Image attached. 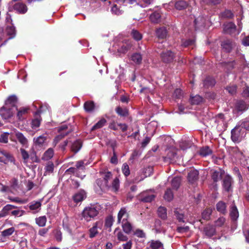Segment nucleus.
Segmentation results:
<instances>
[{
	"label": "nucleus",
	"instance_id": "41",
	"mask_svg": "<svg viewBox=\"0 0 249 249\" xmlns=\"http://www.w3.org/2000/svg\"><path fill=\"white\" fill-rule=\"evenodd\" d=\"M217 210L222 213H225L227 212L226 204L223 201H219L216 204Z\"/></svg>",
	"mask_w": 249,
	"mask_h": 249
},
{
	"label": "nucleus",
	"instance_id": "54",
	"mask_svg": "<svg viewBox=\"0 0 249 249\" xmlns=\"http://www.w3.org/2000/svg\"><path fill=\"white\" fill-rule=\"evenodd\" d=\"M69 134L68 132L66 133H60V134L56 136L53 140V143L55 145L61 140H62L65 136H67Z\"/></svg>",
	"mask_w": 249,
	"mask_h": 249
},
{
	"label": "nucleus",
	"instance_id": "48",
	"mask_svg": "<svg viewBox=\"0 0 249 249\" xmlns=\"http://www.w3.org/2000/svg\"><path fill=\"white\" fill-rule=\"evenodd\" d=\"M180 178L178 177L174 178L171 181V185L173 188L177 189L180 185Z\"/></svg>",
	"mask_w": 249,
	"mask_h": 249
},
{
	"label": "nucleus",
	"instance_id": "37",
	"mask_svg": "<svg viewBox=\"0 0 249 249\" xmlns=\"http://www.w3.org/2000/svg\"><path fill=\"white\" fill-rule=\"evenodd\" d=\"M153 173V167L151 166H148L145 169H144L142 170V173L143 174V176L141 177V178L138 180V181H141L143 180L145 178L150 176Z\"/></svg>",
	"mask_w": 249,
	"mask_h": 249
},
{
	"label": "nucleus",
	"instance_id": "8",
	"mask_svg": "<svg viewBox=\"0 0 249 249\" xmlns=\"http://www.w3.org/2000/svg\"><path fill=\"white\" fill-rule=\"evenodd\" d=\"M18 180L14 178L12 180L10 187L0 183V191L1 192H12V189H16L18 187Z\"/></svg>",
	"mask_w": 249,
	"mask_h": 249
},
{
	"label": "nucleus",
	"instance_id": "33",
	"mask_svg": "<svg viewBox=\"0 0 249 249\" xmlns=\"http://www.w3.org/2000/svg\"><path fill=\"white\" fill-rule=\"evenodd\" d=\"M106 123L107 120L104 118H102L92 127L91 131H94L103 127Z\"/></svg>",
	"mask_w": 249,
	"mask_h": 249
},
{
	"label": "nucleus",
	"instance_id": "34",
	"mask_svg": "<svg viewBox=\"0 0 249 249\" xmlns=\"http://www.w3.org/2000/svg\"><path fill=\"white\" fill-rule=\"evenodd\" d=\"M158 216L161 219L165 220L167 218V210L166 209L160 206L158 209Z\"/></svg>",
	"mask_w": 249,
	"mask_h": 249
},
{
	"label": "nucleus",
	"instance_id": "51",
	"mask_svg": "<svg viewBox=\"0 0 249 249\" xmlns=\"http://www.w3.org/2000/svg\"><path fill=\"white\" fill-rule=\"evenodd\" d=\"M212 210L208 208L205 210L202 213V217L204 220H209L212 213Z\"/></svg>",
	"mask_w": 249,
	"mask_h": 249
},
{
	"label": "nucleus",
	"instance_id": "6",
	"mask_svg": "<svg viewBox=\"0 0 249 249\" xmlns=\"http://www.w3.org/2000/svg\"><path fill=\"white\" fill-rule=\"evenodd\" d=\"M155 196L151 191L144 192L140 195V200L144 202H150L154 199Z\"/></svg>",
	"mask_w": 249,
	"mask_h": 249
},
{
	"label": "nucleus",
	"instance_id": "25",
	"mask_svg": "<svg viewBox=\"0 0 249 249\" xmlns=\"http://www.w3.org/2000/svg\"><path fill=\"white\" fill-rule=\"evenodd\" d=\"M156 34L159 38L164 39L167 36V32L164 27H161L157 29Z\"/></svg>",
	"mask_w": 249,
	"mask_h": 249
},
{
	"label": "nucleus",
	"instance_id": "5",
	"mask_svg": "<svg viewBox=\"0 0 249 249\" xmlns=\"http://www.w3.org/2000/svg\"><path fill=\"white\" fill-rule=\"evenodd\" d=\"M248 109V106L243 100H240L237 101L235 104L234 112L237 113H242Z\"/></svg>",
	"mask_w": 249,
	"mask_h": 249
},
{
	"label": "nucleus",
	"instance_id": "12",
	"mask_svg": "<svg viewBox=\"0 0 249 249\" xmlns=\"http://www.w3.org/2000/svg\"><path fill=\"white\" fill-rule=\"evenodd\" d=\"M102 224L101 222H96L93 227L91 228L89 230V237L93 238L95 237L98 233V229H101Z\"/></svg>",
	"mask_w": 249,
	"mask_h": 249
},
{
	"label": "nucleus",
	"instance_id": "35",
	"mask_svg": "<svg viewBox=\"0 0 249 249\" xmlns=\"http://www.w3.org/2000/svg\"><path fill=\"white\" fill-rule=\"evenodd\" d=\"M203 98L198 95L191 97L190 99V102L192 105H199L203 102Z\"/></svg>",
	"mask_w": 249,
	"mask_h": 249
},
{
	"label": "nucleus",
	"instance_id": "17",
	"mask_svg": "<svg viewBox=\"0 0 249 249\" xmlns=\"http://www.w3.org/2000/svg\"><path fill=\"white\" fill-rule=\"evenodd\" d=\"M198 171L195 169H192L188 175V179L192 183L195 182L197 179Z\"/></svg>",
	"mask_w": 249,
	"mask_h": 249
},
{
	"label": "nucleus",
	"instance_id": "44",
	"mask_svg": "<svg viewBox=\"0 0 249 249\" xmlns=\"http://www.w3.org/2000/svg\"><path fill=\"white\" fill-rule=\"evenodd\" d=\"M160 15L158 12H154L150 16L151 21L153 23H157L160 21Z\"/></svg>",
	"mask_w": 249,
	"mask_h": 249
},
{
	"label": "nucleus",
	"instance_id": "13",
	"mask_svg": "<svg viewBox=\"0 0 249 249\" xmlns=\"http://www.w3.org/2000/svg\"><path fill=\"white\" fill-rule=\"evenodd\" d=\"M115 112L121 117H127L129 116V110L126 107H122L118 106L115 108Z\"/></svg>",
	"mask_w": 249,
	"mask_h": 249
},
{
	"label": "nucleus",
	"instance_id": "36",
	"mask_svg": "<svg viewBox=\"0 0 249 249\" xmlns=\"http://www.w3.org/2000/svg\"><path fill=\"white\" fill-rule=\"evenodd\" d=\"M195 28L203 26L205 24V19L203 16H200L194 20Z\"/></svg>",
	"mask_w": 249,
	"mask_h": 249
},
{
	"label": "nucleus",
	"instance_id": "29",
	"mask_svg": "<svg viewBox=\"0 0 249 249\" xmlns=\"http://www.w3.org/2000/svg\"><path fill=\"white\" fill-rule=\"evenodd\" d=\"M47 140V137L44 135H41L36 138H34L33 141L36 145L42 146Z\"/></svg>",
	"mask_w": 249,
	"mask_h": 249
},
{
	"label": "nucleus",
	"instance_id": "26",
	"mask_svg": "<svg viewBox=\"0 0 249 249\" xmlns=\"http://www.w3.org/2000/svg\"><path fill=\"white\" fill-rule=\"evenodd\" d=\"M231 139L235 142H240V132L236 128L232 129L231 131Z\"/></svg>",
	"mask_w": 249,
	"mask_h": 249
},
{
	"label": "nucleus",
	"instance_id": "45",
	"mask_svg": "<svg viewBox=\"0 0 249 249\" xmlns=\"http://www.w3.org/2000/svg\"><path fill=\"white\" fill-rule=\"evenodd\" d=\"M133 38L136 41H139L142 39V36L138 31L133 29L131 33Z\"/></svg>",
	"mask_w": 249,
	"mask_h": 249
},
{
	"label": "nucleus",
	"instance_id": "47",
	"mask_svg": "<svg viewBox=\"0 0 249 249\" xmlns=\"http://www.w3.org/2000/svg\"><path fill=\"white\" fill-rule=\"evenodd\" d=\"M15 231V228L11 227L9 229L4 230L1 232V236L3 237H8L11 235Z\"/></svg>",
	"mask_w": 249,
	"mask_h": 249
},
{
	"label": "nucleus",
	"instance_id": "16",
	"mask_svg": "<svg viewBox=\"0 0 249 249\" xmlns=\"http://www.w3.org/2000/svg\"><path fill=\"white\" fill-rule=\"evenodd\" d=\"M189 4L188 2L183 0H178L175 3V8L177 10H183L186 9Z\"/></svg>",
	"mask_w": 249,
	"mask_h": 249
},
{
	"label": "nucleus",
	"instance_id": "59",
	"mask_svg": "<svg viewBox=\"0 0 249 249\" xmlns=\"http://www.w3.org/2000/svg\"><path fill=\"white\" fill-rule=\"evenodd\" d=\"M8 133H4L0 135V142L6 143L8 142Z\"/></svg>",
	"mask_w": 249,
	"mask_h": 249
},
{
	"label": "nucleus",
	"instance_id": "9",
	"mask_svg": "<svg viewBox=\"0 0 249 249\" xmlns=\"http://www.w3.org/2000/svg\"><path fill=\"white\" fill-rule=\"evenodd\" d=\"M221 46L224 52L230 53L233 47L234 43L230 39H226L221 42Z\"/></svg>",
	"mask_w": 249,
	"mask_h": 249
},
{
	"label": "nucleus",
	"instance_id": "46",
	"mask_svg": "<svg viewBox=\"0 0 249 249\" xmlns=\"http://www.w3.org/2000/svg\"><path fill=\"white\" fill-rule=\"evenodd\" d=\"M112 177V174L110 172L107 171L105 173L104 176V179L103 180L104 181V186H108V180H110Z\"/></svg>",
	"mask_w": 249,
	"mask_h": 249
},
{
	"label": "nucleus",
	"instance_id": "56",
	"mask_svg": "<svg viewBox=\"0 0 249 249\" xmlns=\"http://www.w3.org/2000/svg\"><path fill=\"white\" fill-rule=\"evenodd\" d=\"M122 172L125 177H127L130 174V170L128 165L126 163H124L122 168Z\"/></svg>",
	"mask_w": 249,
	"mask_h": 249
},
{
	"label": "nucleus",
	"instance_id": "21",
	"mask_svg": "<svg viewBox=\"0 0 249 249\" xmlns=\"http://www.w3.org/2000/svg\"><path fill=\"white\" fill-rule=\"evenodd\" d=\"M86 197V192L84 190L80 191L73 196V200L76 203L82 201Z\"/></svg>",
	"mask_w": 249,
	"mask_h": 249
},
{
	"label": "nucleus",
	"instance_id": "2",
	"mask_svg": "<svg viewBox=\"0 0 249 249\" xmlns=\"http://www.w3.org/2000/svg\"><path fill=\"white\" fill-rule=\"evenodd\" d=\"M101 209V206L98 204L86 207L83 211L82 217L86 221H89L98 214Z\"/></svg>",
	"mask_w": 249,
	"mask_h": 249
},
{
	"label": "nucleus",
	"instance_id": "52",
	"mask_svg": "<svg viewBox=\"0 0 249 249\" xmlns=\"http://www.w3.org/2000/svg\"><path fill=\"white\" fill-rule=\"evenodd\" d=\"M28 110V108H22L18 110L17 113V117L18 119L19 120H22L23 118V115L27 113Z\"/></svg>",
	"mask_w": 249,
	"mask_h": 249
},
{
	"label": "nucleus",
	"instance_id": "63",
	"mask_svg": "<svg viewBox=\"0 0 249 249\" xmlns=\"http://www.w3.org/2000/svg\"><path fill=\"white\" fill-rule=\"evenodd\" d=\"M134 234L139 238L145 237V234L142 230L137 229L134 232Z\"/></svg>",
	"mask_w": 249,
	"mask_h": 249
},
{
	"label": "nucleus",
	"instance_id": "60",
	"mask_svg": "<svg viewBox=\"0 0 249 249\" xmlns=\"http://www.w3.org/2000/svg\"><path fill=\"white\" fill-rule=\"evenodd\" d=\"M225 218L223 217H219L217 220L215 221V227H221L224 225L225 222Z\"/></svg>",
	"mask_w": 249,
	"mask_h": 249
},
{
	"label": "nucleus",
	"instance_id": "15",
	"mask_svg": "<svg viewBox=\"0 0 249 249\" xmlns=\"http://www.w3.org/2000/svg\"><path fill=\"white\" fill-rule=\"evenodd\" d=\"M236 27V25L234 23L229 22L225 25L223 31L224 33L231 35L235 32Z\"/></svg>",
	"mask_w": 249,
	"mask_h": 249
},
{
	"label": "nucleus",
	"instance_id": "7",
	"mask_svg": "<svg viewBox=\"0 0 249 249\" xmlns=\"http://www.w3.org/2000/svg\"><path fill=\"white\" fill-rule=\"evenodd\" d=\"M0 115L2 119H8L13 116L12 108L7 106H3L0 108Z\"/></svg>",
	"mask_w": 249,
	"mask_h": 249
},
{
	"label": "nucleus",
	"instance_id": "42",
	"mask_svg": "<svg viewBox=\"0 0 249 249\" xmlns=\"http://www.w3.org/2000/svg\"><path fill=\"white\" fill-rule=\"evenodd\" d=\"M131 60L137 64H140L142 61V56L139 53H135L131 56Z\"/></svg>",
	"mask_w": 249,
	"mask_h": 249
},
{
	"label": "nucleus",
	"instance_id": "61",
	"mask_svg": "<svg viewBox=\"0 0 249 249\" xmlns=\"http://www.w3.org/2000/svg\"><path fill=\"white\" fill-rule=\"evenodd\" d=\"M14 208H15V206L10 204H7L3 208L1 211L3 213H5V215L6 216L9 211Z\"/></svg>",
	"mask_w": 249,
	"mask_h": 249
},
{
	"label": "nucleus",
	"instance_id": "20",
	"mask_svg": "<svg viewBox=\"0 0 249 249\" xmlns=\"http://www.w3.org/2000/svg\"><path fill=\"white\" fill-rule=\"evenodd\" d=\"M41 202L40 201H33L29 205V209L33 213L38 212L41 209Z\"/></svg>",
	"mask_w": 249,
	"mask_h": 249
},
{
	"label": "nucleus",
	"instance_id": "24",
	"mask_svg": "<svg viewBox=\"0 0 249 249\" xmlns=\"http://www.w3.org/2000/svg\"><path fill=\"white\" fill-rule=\"evenodd\" d=\"M160 140L161 141V142H162V141H163V142H162V144L164 145L167 146V148H166L165 149V150L166 151H168V152L167 153V155L168 156H170L171 153L169 152V150H168V148L169 147L168 146V144L169 143H171L172 142V139L170 137H168V136H163V137H160Z\"/></svg>",
	"mask_w": 249,
	"mask_h": 249
},
{
	"label": "nucleus",
	"instance_id": "14",
	"mask_svg": "<svg viewBox=\"0 0 249 249\" xmlns=\"http://www.w3.org/2000/svg\"><path fill=\"white\" fill-rule=\"evenodd\" d=\"M215 84V79L211 76H207L203 81V86L206 89L212 88Z\"/></svg>",
	"mask_w": 249,
	"mask_h": 249
},
{
	"label": "nucleus",
	"instance_id": "31",
	"mask_svg": "<svg viewBox=\"0 0 249 249\" xmlns=\"http://www.w3.org/2000/svg\"><path fill=\"white\" fill-rule=\"evenodd\" d=\"M84 107L86 112H92L95 108V104L93 101H89L84 104Z\"/></svg>",
	"mask_w": 249,
	"mask_h": 249
},
{
	"label": "nucleus",
	"instance_id": "57",
	"mask_svg": "<svg viewBox=\"0 0 249 249\" xmlns=\"http://www.w3.org/2000/svg\"><path fill=\"white\" fill-rule=\"evenodd\" d=\"M8 199L12 202H17L19 204H24L27 202V201L25 199H20L18 197H13L11 196H9Z\"/></svg>",
	"mask_w": 249,
	"mask_h": 249
},
{
	"label": "nucleus",
	"instance_id": "53",
	"mask_svg": "<svg viewBox=\"0 0 249 249\" xmlns=\"http://www.w3.org/2000/svg\"><path fill=\"white\" fill-rule=\"evenodd\" d=\"M40 121L41 118L40 116L33 119L32 122V127L33 128L38 127L40 124Z\"/></svg>",
	"mask_w": 249,
	"mask_h": 249
},
{
	"label": "nucleus",
	"instance_id": "50",
	"mask_svg": "<svg viewBox=\"0 0 249 249\" xmlns=\"http://www.w3.org/2000/svg\"><path fill=\"white\" fill-rule=\"evenodd\" d=\"M195 43V40L193 39H182L181 46L184 47H187L193 46Z\"/></svg>",
	"mask_w": 249,
	"mask_h": 249
},
{
	"label": "nucleus",
	"instance_id": "30",
	"mask_svg": "<svg viewBox=\"0 0 249 249\" xmlns=\"http://www.w3.org/2000/svg\"><path fill=\"white\" fill-rule=\"evenodd\" d=\"M148 243L152 249H159L163 248V244L159 240H152Z\"/></svg>",
	"mask_w": 249,
	"mask_h": 249
},
{
	"label": "nucleus",
	"instance_id": "4",
	"mask_svg": "<svg viewBox=\"0 0 249 249\" xmlns=\"http://www.w3.org/2000/svg\"><path fill=\"white\" fill-rule=\"evenodd\" d=\"M129 214L126 208L123 207L119 211L117 216V223H122L128 220Z\"/></svg>",
	"mask_w": 249,
	"mask_h": 249
},
{
	"label": "nucleus",
	"instance_id": "64",
	"mask_svg": "<svg viewBox=\"0 0 249 249\" xmlns=\"http://www.w3.org/2000/svg\"><path fill=\"white\" fill-rule=\"evenodd\" d=\"M12 158L13 157H0V162L4 164H8L9 161L12 162L13 161Z\"/></svg>",
	"mask_w": 249,
	"mask_h": 249
},
{
	"label": "nucleus",
	"instance_id": "27",
	"mask_svg": "<svg viewBox=\"0 0 249 249\" xmlns=\"http://www.w3.org/2000/svg\"><path fill=\"white\" fill-rule=\"evenodd\" d=\"M82 146V142L80 140L75 141L71 146V150L74 153H76L81 148Z\"/></svg>",
	"mask_w": 249,
	"mask_h": 249
},
{
	"label": "nucleus",
	"instance_id": "1",
	"mask_svg": "<svg viewBox=\"0 0 249 249\" xmlns=\"http://www.w3.org/2000/svg\"><path fill=\"white\" fill-rule=\"evenodd\" d=\"M179 147L180 149H178L176 147L172 146L168 148V150L171 153L170 156H175L179 154V152L180 150L183 151H186L188 149L191 148L196 150V146L194 143L189 140L181 141L179 142Z\"/></svg>",
	"mask_w": 249,
	"mask_h": 249
},
{
	"label": "nucleus",
	"instance_id": "32",
	"mask_svg": "<svg viewBox=\"0 0 249 249\" xmlns=\"http://www.w3.org/2000/svg\"><path fill=\"white\" fill-rule=\"evenodd\" d=\"M204 231L206 236L211 237L215 234V230L213 227L208 226L204 228Z\"/></svg>",
	"mask_w": 249,
	"mask_h": 249
},
{
	"label": "nucleus",
	"instance_id": "22",
	"mask_svg": "<svg viewBox=\"0 0 249 249\" xmlns=\"http://www.w3.org/2000/svg\"><path fill=\"white\" fill-rule=\"evenodd\" d=\"M15 136L18 141V142L25 147H27L28 145V140L23 135V134L20 132H17L15 134Z\"/></svg>",
	"mask_w": 249,
	"mask_h": 249
},
{
	"label": "nucleus",
	"instance_id": "11",
	"mask_svg": "<svg viewBox=\"0 0 249 249\" xmlns=\"http://www.w3.org/2000/svg\"><path fill=\"white\" fill-rule=\"evenodd\" d=\"M232 182L231 177L229 175L225 176L223 180V187L226 191L230 192L231 190Z\"/></svg>",
	"mask_w": 249,
	"mask_h": 249
},
{
	"label": "nucleus",
	"instance_id": "55",
	"mask_svg": "<svg viewBox=\"0 0 249 249\" xmlns=\"http://www.w3.org/2000/svg\"><path fill=\"white\" fill-rule=\"evenodd\" d=\"M111 186L114 191H117L118 190L120 187V181L117 178H116L113 180Z\"/></svg>",
	"mask_w": 249,
	"mask_h": 249
},
{
	"label": "nucleus",
	"instance_id": "39",
	"mask_svg": "<svg viewBox=\"0 0 249 249\" xmlns=\"http://www.w3.org/2000/svg\"><path fill=\"white\" fill-rule=\"evenodd\" d=\"M47 222V218L45 216H41L36 218V223L39 227H44Z\"/></svg>",
	"mask_w": 249,
	"mask_h": 249
},
{
	"label": "nucleus",
	"instance_id": "23",
	"mask_svg": "<svg viewBox=\"0 0 249 249\" xmlns=\"http://www.w3.org/2000/svg\"><path fill=\"white\" fill-rule=\"evenodd\" d=\"M17 98L15 95L10 96L5 102V106L12 107H16Z\"/></svg>",
	"mask_w": 249,
	"mask_h": 249
},
{
	"label": "nucleus",
	"instance_id": "62",
	"mask_svg": "<svg viewBox=\"0 0 249 249\" xmlns=\"http://www.w3.org/2000/svg\"><path fill=\"white\" fill-rule=\"evenodd\" d=\"M7 34L14 36L16 34L15 28L13 26H8L6 28Z\"/></svg>",
	"mask_w": 249,
	"mask_h": 249
},
{
	"label": "nucleus",
	"instance_id": "3",
	"mask_svg": "<svg viewBox=\"0 0 249 249\" xmlns=\"http://www.w3.org/2000/svg\"><path fill=\"white\" fill-rule=\"evenodd\" d=\"M160 57L164 63H170L174 61L175 58V54L171 51L167 50L163 51L160 53Z\"/></svg>",
	"mask_w": 249,
	"mask_h": 249
},
{
	"label": "nucleus",
	"instance_id": "43",
	"mask_svg": "<svg viewBox=\"0 0 249 249\" xmlns=\"http://www.w3.org/2000/svg\"><path fill=\"white\" fill-rule=\"evenodd\" d=\"M131 47L132 44L128 42L123 43L120 48V52L122 53H124L129 50Z\"/></svg>",
	"mask_w": 249,
	"mask_h": 249
},
{
	"label": "nucleus",
	"instance_id": "49",
	"mask_svg": "<svg viewBox=\"0 0 249 249\" xmlns=\"http://www.w3.org/2000/svg\"><path fill=\"white\" fill-rule=\"evenodd\" d=\"M173 193L171 189L170 188L167 189L165 192L164 196V199L168 201H170L173 199Z\"/></svg>",
	"mask_w": 249,
	"mask_h": 249
},
{
	"label": "nucleus",
	"instance_id": "18",
	"mask_svg": "<svg viewBox=\"0 0 249 249\" xmlns=\"http://www.w3.org/2000/svg\"><path fill=\"white\" fill-rule=\"evenodd\" d=\"M200 156H209L213 154V150L208 146H204L200 148L198 150Z\"/></svg>",
	"mask_w": 249,
	"mask_h": 249
},
{
	"label": "nucleus",
	"instance_id": "10",
	"mask_svg": "<svg viewBox=\"0 0 249 249\" xmlns=\"http://www.w3.org/2000/svg\"><path fill=\"white\" fill-rule=\"evenodd\" d=\"M14 9L20 14H25L28 10L27 5L22 2H17L13 6Z\"/></svg>",
	"mask_w": 249,
	"mask_h": 249
},
{
	"label": "nucleus",
	"instance_id": "19",
	"mask_svg": "<svg viewBox=\"0 0 249 249\" xmlns=\"http://www.w3.org/2000/svg\"><path fill=\"white\" fill-rule=\"evenodd\" d=\"M224 174L225 172L221 169H219L217 171H214L212 173V178L214 182H217L221 179Z\"/></svg>",
	"mask_w": 249,
	"mask_h": 249
},
{
	"label": "nucleus",
	"instance_id": "38",
	"mask_svg": "<svg viewBox=\"0 0 249 249\" xmlns=\"http://www.w3.org/2000/svg\"><path fill=\"white\" fill-rule=\"evenodd\" d=\"M230 215L231 219L233 220H236L238 217V211L236 207L234 205H233L231 207L230 210Z\"/></svg>",
	"mask_w": 249,
	"mask_h": 249
},
{
	"label": "nucleus",
	"instance_id": "58",
	"mask_svg": "<svg viewBox=\"0 0 249 249\" xmlns=\"http://www.w3.org/2000/svg\"><path fill=\"white\" fill-rule=\"evenodd\" d=\"M174 96L177 99H181L183 96V92L181 89H177L174 92Z\"/></svg>",
	"mask_w": 249,
	"mask_h": 249
},
{
	"label": "nucleus",
	"instance_id": "28",
	"mask_svg": "<svg viewBox=\"0 0 249 249\" xmlns=\"http://www.w3.org/2000/svg\"><path fill=\"white\" fill-rule=\"evenodd\" d=\"M121 224L123 231L125 233L129 234L133 230V227L128 220Z\"/></svg>",
	"mask_w": 249,
	"mask_h": 249
},
{
	"label": "nucleus",
	"instance_id": "40",
	"mask_svg": "<svg viewBox=\"0 0 249 249\" xmlns=\"http://www.w3.org/2000/svg\"><path fill=\"white\" fill-rule=\"evenodd\" d=\"M115 233L116 234L118 240L120 241L124 242L127 241V236L125 235L123 232L120 231L117 232V230L116 229L115 231Z\"/></svg>",
	"mask_w": 249,
	"mask_h": 249
}]
</instances>
